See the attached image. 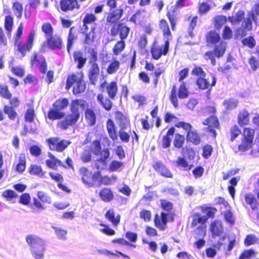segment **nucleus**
<instances>
[{"label":"nucleus","mask_w":259,"mask_h":259,"mask_svg":"<svg viewBox=\"0 0 259 259\" xmlns=\"http://www.w3.org/2000/svg\"><path fill=\"white\" fill-rule=\"evenodd\" d=\"M186 1L178 0L175 5L167 7L166 16L170 23L172 31L176 30V26L181 18L180 9L185 6Z\"/></svg>","instance_id":"obj_8"},{"label":"nucleus","mask_w":259,"mask_h":259,"mask_svg":"<svg viewBox=\"0 0 259 259\" xmlns=\"http://www.w3.org/2000/svg\"><path fill=\"white\" fill-rule=\"evenodd\" d=\"M185 138L184 135L180 134H176L174 140V146L178 149L182 148L185 143Z\"/></svg>","instance_id":"obj_54"},{"label":"nucleus","mask_w":259,"mask_h":259,"mask_svg":"<svg viewBox=\"0 0 259 259\" xmlns=\"http://www.w3.org/2000/svg\"><path fill=\"white\" fill-rule=\"evenodd\" d=\"M97 99L101 106L106 111H110L113 107V103L111 99L108 97H105L102 94H99L97 95Z\"/></svg>","instance_id":"obj_27"},{"label":"nucleus","mask_w":259,"mask_h":259,"mask_svg":"<svg viewBox=\"0 0 259 259\" xmlns=\"http://www.w3.org/2000/svg\"><path fill=\"white\" fill-rule=\"evenodd\" d=\"M255 255V252L252 249L244 250L239 255V259H251Z\"/></svg>","instance_id":"obj_62"},{"label":"nucleus","mask_w":259,"mask_h":259,"mask_svg":"<svg viewBox=\"0 0 259 259\" xmlns=\"http://www.w3.org/2000/svg\"><path fill=\"white\" fill-rule=\"evenodd\" d=\"M210 231L212 234V237L215 238L220 236L223 233V227L218 221H214L210 224Z\"/></svg>","instance_id":"obj_39"},{"label":"nucleus","mask_w":259,"mask_h":259,"mask_svg":"<svg viewBox=\"0 0 259 259\" xmlns=\"http://www.w3.org/2000/svg\"><path fill=\"white\" fill-rule=\"evenodd\" d=\"M255 131L250 127L243 128L241 133V143L238 145V150L240 152H244L251 148L253 145Z\"/></svg>","instance_id":"obj_10"},{"label":"nucleus","mask_w":259,"mask_h":259,"mask_svg":"<svg viewBox=\"0 0 259 259\" xmlns=\"http://www.w3.org/2000/svg\"><path fill=\"white\" fill-rule=\"evenodd\" d=\"M177 167L182 168L184 170L189 171L191 169L193 164H189L187 159L183 157L179 156L175 161Z\"/></svg>","instance_id":"obj_43"},{"label":"nucleus","mask_w":259,"mask_h":259,"mask_svg":"<svg viewBox=\"0 0 259 259\" xmlns=\"http://www.w3.org/2000/svg\"><path fill=\"white\" fill-rule=\"evenodd\" d=\"M49 159L46 160V165L51 169L57 170L58 166H60L64 168H67V166L63 164L62 162L56 157L52 153L48 155Z\"/></svg>","instance_id":"obj_23"},{"label":"nucleus","mask_w":259,"mask_h":259,"mask_svg":"<svg viewBox=\"0 0 259 259\" xmlns=\"http://www.w3.org/2000/svg\"><path fill=\"white\" fill-rule=\"evenodd\" d=\"M221 37L215 30H210L205 35V41L207 45H215L220 41Z\"/></svg>","instance_id":"obj_29"},{"label":"nucleus","mask_w":259,"mask_h":259,"mask_svg":"<svg viewBox=\"0 0 259 259\" xmlns=\"http://www.w3.org/2000/svg\"><path fill=\"white\" fill-rule=\"evenodd\" d=\"M73 27H71L69 29L68 35L67 38V50L69 53L72 46L73 44V41L75 39L76 36L72 33Z\"/></svg>","instance_id":"obj_58"},{"label":"nucleus","mask_w":259,"mask_h":259,"mask_svg":"<svg viewBox=\"0 0 259 259\" xmlns=\"http://www.w3.org/2000/svg\"><path fill=\"white\" fill-rule=\"evenodd\" d=\"M104 216L108 221L111 223L113 226H117L120 223L121 217L119 214H116L113 208L108 209Z\"/></svg>","instance_id":"obj_24"},{"label":"nucleus","mask_w":259,"mask_h":259,"mask_svg":"<svg viewBox=\"0 0 259 259\" xmlns=\"http://www.w3.org/2000/svg\"><path fill=\"white\" fill-rule=\"evenodd\" d=\"M106 128L110 138L115 141L118 139V134L114 122L111 119H108L106 122Z\"/></svg>","instance_id":"obj_28"},{"label":"nucleus","mask_w":259,"mask_h":259,"mask_svg":"<svg viewBox=\"0 0 259 259\" xmlns=\"http://www.w3.org/2000/svg\"><path fill=\"white\" fill-rule=\"evenodd\" d=\"M115 118L121 129L125 128L127 125L130 124L128 117L120 111H117L115 112Z\"/></svg>","instance_id":"obj_31"},{"label":"nucleus","mask_w":259,"mask_h":259,"mask_svg":"<svg viewBox=\"0 0 259 259\" xmlns=\"http://www.w3.org/2000/svg\"><path fill=\"white\" fill-rule=\"evenodd\" d=\"M238 100L234 98H230L225 100L222 104L227 111L235 109L238 107Z\"/></svg>","instance_id":"obj_41"},{"label":"nucleus","mask_w":259,"mask_h":259,"mask_svg":"<svg viewBox=\"0 0 259 259\" xmlns=\"http://www.w3.org/2000/svg\"><path fill=\"white\" fill-rule=\"evenodd\" d=\"M84 116L88 125L92 126L96 124L97 118L93 109L87 108L84 111Z\"/></svg>","instance_id":"obj_32"},{"label":"nucleus","mask_w":259,"mask_h":259,"mask_svg":"<svg viewBox=\"0 0 259 259\" xmlns=\"http://www.w3.org/2000/svg\"><path fill=\"white\" fill-rule=\"evenodd\" d=\"M12 9L14 11V14L18 19H20L23 14V5L19 2H15L13 3Z\"/></svg>","instance_id":"obj_55"},{"label":"nucleus","mask_w":259,"mask_h":259,"mask_svg":"<svg viewBox=\"0 0 259 259\" xmlns=\"http://www.w3.org/2000/svg\"><path fill=\"white\" fill-rule=\"evenodd\" d=\"M256 18L255 15L253 12H249L247 14V17L243 19L241 26L242 28H238L237 30V33L239 31H241L242 36H244L246 35L245 30L250 31L252 29V21H255Z\"/></svg>","instance_id":"obj_17"},{"label":"nucleus","mask_w":259,"mask_h":259,"mask_svg":"<svg viewBox=\"0 0 259 259\" xmlns=\"http://www.w3.org/2000/svg\"><path fill=\"white\" fill-rule=\"evenodd\" d=\"M25 84H32L35 85L38 83V79L34 75L31 74H28L23 79Z\"/></svg>","instance_id":"obj_61"},{"label":"nucleus","mask_w":259,"mask_h":259,"mask_svg":"<svg viewBox=\"0 0 259 259\" xmlns=\"http://www.w3.org/2000/svg\"><path fill=\"white\" fill-rule=\"evenodd\" d=\"M207 222V217L202 215L200 213L196 212L192 215L191 227H196L198 224H200V225L198 227L197 229L199 230L202 231L203 232V236H204L205 235L206 226L203 225Z\"/></svg>","instance_id":"obj_19"},{"label":"nucleus","mask_w":259,"mask_h":259,"mask_svg":"<svg viewBox=\"0 0 259 259\" xmlns=\"http://www.w3.org/2000/svg\"><path fill=\"white\" fill-rule=\"evenodd\" d=\"M86 102L84 100L74 99L71 101L70 112L65 116V113L52 107L48 112L46 118L51 121L60 120L57 123V127L62 130H66L70 126L76 125L80 117L79 105L81 107L84 106Z\"/></svg>","instance_id":"obj_1"},{"label":"nucleus","mask_w":259,"mask_h":259,"mask_svg":"<svg viewBox=\"0 0 259 259\" xmlns=\"http://www.w3.org/2000/svg\"><path fill=\"white\" fill-rule=\"evenodd\" d=\"M49 176L52 180L58 183L57 186L60 189L66 192H69L70 191V190L67 186L62 184L63 181V177L61 174L59 173L54 174L50 172Z\"/></svg>","instance_id":"obj_30"},{"label":"nucleus","mask_w":259,"mask_h":259,"mask_svg":"<svg viewBox=\"0 0 259 259\" xmlns=\"http://www.w3.org/2000/svg\"><path fill=\"white\" fill-rule=\"evenodd\" d=\"M175 214L174 212H161L160 214H155L154 217V226L160 231H164L167 228L168 222H174Z\"/></svg>","instance_id":"obj_12"},{"label":"nucleus","mask_w":259,"mask_h":259,"mask_svg":"<svg viewBox=\"0 0 259 259\" xmlns=\"http://www.w3.org/2000/svg\"><path fill=\"white\" fill-rule=\"evenodd\" d=\"M241 43L243 46L251 49L254 48L256 44L255 38L251 35L243 38L241 40Z\"/></svg>","instance_id":"obj_52"},{"label":"nucleus","mask_w":259,"mask_h":259,"mask_svg":"<svg viewBox=\"0 0 259 259\" xmlns=\"http://www.w3.org/2000/svg\"><path fill=\"white\" fill-rule=\"evenodd\" d=\"M83 73L80 72L69 74L66 79L65 89L69 90L72 86V93L77 95L85 92L86 83L83 79Z\"/></svg>","instance_id":"obj_5"},{"label":"nucleus","mask_w":259,"mask_h":259,"mask_svg":"<svg viewBox=\"0 0 259 259\" xmlns=\"http://www.w3.org/2000/svg\"><path fill=\"white\" fill-rule=\"evenodd\" d=\"M0 96L6 99H10L12 97V94L9 91L8 85L0 84Z\"/></svg>","instance_id":"obj_56"},{"label":"nucleus","mask_w":259,"mask_h":259,"mask_svg":"<svg viewBox=\"0 0 259 259\" xmlns=\"http://www.w3.org/2000/svg\"><path fill=\"white\" fill-rule=\"evenodd\" d=\"M100 198L104 202H110L114 198V195L111 189L104 188L102 189L99 193Z\"/></svg>","instance_id":"obj_38"},{"label":"nucleus","mask_w":259,"mask_h":259,"mask_svg":"<svg viewBox=\"0 0 259 259\" xmlns=\"http://www.w3.org/2000/svg\"><path fill=\"white\" fill-rule=\"evenodd\" d=\"M69 105V101L67 98H60L56 100L52 106L60 111L65 110Z\"/></svg>","instance_id":"obj_44"},{"label":"nucleus","mask_w":259,"mask_h":259,"mask_svg":"<svg viewBox=\"0 0 259 259\" xmlns=\"http://www.w3.org/2000/svg\"><path fill=\"white\" fill-rule=\"evenodd\" d=\"M191 74L197 77L195 84L199 90H207V92H210L212 87L216 84L215 76L211 75L210 77H206V72L200 66H194L191 70Z\"/></svg>","instance_id":"obj_4"},{"label":"nucleus","mask_w":259,"mask_h":259,"mask_svg":"<svg viewBox=\"0 0 259 259\" xmlns=\"http://www.w3.org/2000/svg\"><path fill=\"white\" fill-rule=\"evenodd\" d=\"M26 158L24 153H21L19 154L18 157V162L16 164L15 170L22 174L26 169Z\"/></svg>","instance_id":"obj_35"},{"label":"nucleus","mask_w":259,"mask_h":259,"mask_svg":"<svg viewBox=\"0 0 259 259\" xmlns=\"http://www.w3.org/2000/svg\"><path fill=\"white\" fill-rule=\"evenodd\" d=\"M23 28V24L21 22L14 35V45L17 48V51L21 54L22 57L25 56L27 52H29L32 50L35 36V30H31L28 35L26 42H23L21 39Z\"/></svg>","instance_id":"obj_3"},{"label":"nucleus","mask_w":259,"mask_h":259,"mask_svg":"<svg viewBox=\"0 0 259 259\" xmlns=\"http://www.w3.org/2000/svg\"><path fill=\"white\" fill-rule=\"evenodd\" d=\"M202 124L207 126L205 131L211 134L212 136L215 138L217 132L215 128L220 129V125L219 119L216 115H210L202 122Z\"/></svg>","instance_id":"obj_15"},{"label":"nucleus","mask_w":259,"mask_h":259,"mask_svg":"<svg viewBox=\"0 0 259 259\" xmlns=\"http://www.w3.org/2000/svg\"><path fill=\"white\" fill-rule=\"evenodd\" d=\"M82 33L83 35V43L88 45H91L96 40V28L95 26H92L90 30L89 28L81 29Z\"/></svg>","instance_id":"obj_21"},{"label":"nucleus","mask_w":259,"mask_h":259,"mask_svg":"<svg viewBox=\"0 0 259 259\" xmlns=\"http://www.w3.org/2000/svg\"><path fill=\"white\" fill-rule=\"evenodd\" d=\"M28 172L31 176H35L41 178H46V172L43 170L41 166L35 164H31L28 169Z\"/></svg>","instance_id":"obj_26"},{"label":"nucleus","mask_w":259,"mask_h":259,"mask_svg":"<svg viewBox=\"0 0 259 259\" xmlns=\"http://www.w3.org/2000/svg\"><path fill=\"white\" fill-rule=\"evenodd\" d=\"M164 72V69L162 68H158L153 73V83L154 87H156L159 82V76Z\"/></svg>","instance_id":"obj_63"},{"label":"nucleus","mask_w":259,"mask_h":259,"mask_svg":"<svg viewBox=\"0 0 259 259\" xmlns=\"http://www.w3.org/2000/svg\"><path fill=\"white\" fill-rule=\"evenodd\" d=\"M210 10L211 6L206 2L199 3L198 5L197 12L201 16L206 14Z\"/></svg>","instance_id":"obj_51"},{"label":"nucleus","mask_w":259,"mask_h":259,"mask_svg":"<svg viewBox=\"0 0 259 259\" xmlns=\"http://www.w3.org/2000/svg\"><path fill=\"white\" fill-rule=\"evenodd\" d=\"M97 21V17L95 14L86 13L82 19V28H89V25L95 24Z\"/></svg>","instance_id":"obj_37"},{"label":"nucleus","mask_w":259,"mask_h":259,"mask_svg":"<svg viewBox=\"0 0 259 259\" xmlns=\"http://www.w3.org/2000/svg\"><path fill=\"white\" fill-rule=\"evenodd\" d=\"M245 16V12L243 10H239L238 11L236 14L235 17L234 16H229L228 17V20L232 24H235L237 23H239L241 22Z\"/></svg>","instance_id":"obj_46"},{"label":"nucleus","mask_w":259,"mask_h":259,"mask_svg":"<svg viewBox=\"0 0 259 259\" xmlns=\"http://www.w3.org/2000/svg\"><path fill=\"white\" fill-rule=\"evenodd\" d=\"M228 18L225 16L217 15L213 19L214 27L218 30H220L226 23Z\"/></svg>","instance_id":"obj_45"},{"label":"nucleus","mask_w":259,"mask_h":259,"mask_svg":"<svg viewBox=\"0 0 259 259\" xmlns=\"http://www.w3.org/2000/svg\"><path fill=\"white\" fill-rule=\"evenodd\" d=\"M241 134V131L238 125L234 124L229 130V136L230 141L233 142Z\"/></svg>","instance_id":"obj_47"},{"label":"nucleus","mask_w":259,"mask_h":259,"mask_svg":"<svg viewBox=\"0 0 259 259\" xmlns=\"http://www.w3.org/2000/svg\"><path fill=\"white\" fill-rule=\"evenodd\" d=\"M106 89L109 98L114 99L118 93L117 82L115 81H111L106 86Z\"/></svg>","instance_id":"obj_36"},{"label":"nucleus","mask_w":259,"mask_h":259,"mask_svg":"<svg viewBox=\"0 0 259 259\" xmlns=\"http://www.w3.org/2000/svg\"><path fill=\"white\" fill-rule=\"evenodd\" d=\"M125 42L124 40H118L115 44L113 48L112 51L114 55H119L125 49Z\"/></svg>","instance_id":"obj_53"},{"label":"nucleus","mask_w":259,"mask_h":259,"mask_svg":"<svg viewBox=\"0 0 259 259\" xmlns=\"http://www.w3.org/2000/svg\"><path fill=\"white\" fill-rule=\"evenodd\" d=\"M238 124L240 127L248 125L250 123V113L246 109L239 111L237 117Z\"/></svg>","instance_id":"obj_22"},{"label":"nucleus","mask_w":259,"mask_h":259,"mask_svg":"<svg viewBox=\"0 0 259 259\" xmlns=\"http://www.w3.org/2000/svg\"><path fill=\"white\" fill-rule=\"evenodd\" d=\"M159 27L164 37L167 38L162 45L154 44L150 49L152 58L155 60H159L162 56H166L169 49V38L171 37L169 24L165 19H161L159 21Z\"/></svg>","instance_id":"obj_2"},{"label":"nucleus","mask_w":259,"mask_h":259,"mask_svg":"<svg viewBox=\"0 0 259 259\" xmlns=\"http://www.w3.org/2000/svg\"><path fill=\"white\" fill-rule=\"evenodd\" d=\"M244 198L246 203L250 206L252 210H254L257 208L258 204L257 199L252 193L245 194Z\"/></svg>","instance_id":"obj_40"},{"label":"nucleus","mask_w":259,"mask_h":259,"mask_svg":"<svg viewBox=\"0 0 259 259\" xmlns=\"http://www.w3.org/2000/svg\"><path fill=\"white\" fill-rule=\"evenodd\" d=\"M31 67L37 66L42 74L47 72L48 64L44 56L38 53H34L30 60Z\"/></svg>","instance_id":"obj_16"},{"label":"nucleus","mask_w":259,"mask_h":259,"mask_svg":"<svg viewBox=\"0 0 259 259\" xmlns=\"http://www.w3.org/2000/svg\"><path fill=\"white\" fill-rule=\"evenodd\" d=\"M130 28L124 25L123 23H118L117 27L113 25L111 29V35L112 36H115L119 34L120 39L121 40L125 39L130 33Z\"/></svg>","instance_id":"obj_18"},{"label":"nucleus","mask_w":259,"mask_h":259,"mask_svg":"<svg viewBox=\"0 0 259 259\" xmlns=\"http://www.w3.org/2000/svg\"><path fill=\"white\" fill-rule=\"evenodd\" d=\"M123 10L118 9L109 13L107 17V22L111 24L116 23L122 17Z\"/></svg>","instance_id":"obj_33"},{"label":"nucleus","mask_w":259,"mask_h":259,"mask_svg":"<svg viewBox=\"0 0 259 259\" xmlns=\"http://www.w3.org/2000/svg\"><path fill=\"white\" fill-rule=\"evenodd\" d=\"M46 45L51 50H60L63 48V41L60 35L56 34L52 35L46 39L45 43L42 45L40 49V52H45Z\"/></svg>","instance_id":"obj_13"},{"label":"nucleus","mask_w":259,"mask_h":259,"mask_svg":"<svg viewBox=\"0 0 259 259\" xmlns=\"http://www.w3.org/2000/svg\"><path fill=\"white\" fill-rule=\"evenodd\" d=\"M175 132V127L171 126L168 130L166 134L163 137L162 140V145L163 148H167L170 147L171 137L174 136Z\"/></svg>","instance_id":"obj_34"},{"label":"nucleus","mask_w":259,"mask_h":259,"mask_svg":"<svg viewBox=\"0 0 259 259\" xmlns=\"http://www.w3.org/2000/svg\"><path fill=\"white\" fill-rule=\"evenodd\" d=\"M189 95V92L186 87V83L182 82L179 86L178 93L176 85L174 84L172 86L169 96V99L174 107L177 108L179 107L178 98L186 99L188 97Z\"/></svg>","instance_id":"obj_11"},{"label":"nucleus","mask_w":259,"mask_h":259,"mask_svg":"<svg viewBox=\"0 0 259 259\" xmlns=\"http://www.w3.org/2000/svg\"><path fill=\"white\" fill-rule=\"evenodd\" d=\"M59 4L61 11L65 13L78 10L80 7L77 0H60Z\"/></svg>","instance_id":"obj_20"},{"label":"nucleus","mask_w":259,"mask_h":259,"mask_svg":"<svg viewBox=\"0 0 259 259\" xmlns=\"http://www.w3.org/2000/svg\"><path fill=\"white\" fill-rule=\"evenodd\" d=\"M120 63L115 58L113 59L109 62L106 68V72L108 74L115 73L120 68Z\"/></svg>","instance_id":"obj_42"},{"label":"nucleus","mask_w":259,"mask_h":259,"mask_svg":"<svg viewBox=\"0 0 259 259\" xmlns=\"http://www.w3.org/2000/svg\"><path fill=\"white\" fill-rule=\"evenodd\" d=\"M25 239L30 247L33 256L35 259H43L45 241L38 236L33 234L27 235Z\"/></svg>","instance_id":"obj_6"},{"label":"nucleus","mask_w":259,"mask_h":259,"mask_svg":"<svg viewBox=\"0 0 259 259\" xmlns=\"http://www.w3.org/2000/svg\"><path fill=\"white\" fill-rule=\"evenodd\" d=\"M175 126L177 128H182L186 133V140L188 143L194 145H198L201 142L200 134L189 122L179 121Z\"/></svg>","instance_id":"obj_9"},{"label":"nucleus","mask_w":259,"mask_h":259,"mask_svg":"<svg viewBox=\"0 0 259 259\" xmlns=\"http://www.w3.org/2000/svg\"><path fill=\"white\" fill-rule=\"evenodd\" d=\"M226 51V44L223 41L215 46L213 51H209L205 53L204 57L206 60H210L212 65L215 64V57L220 58L224 55Z\"/></svg>","instance_id":"obj_14"},{"label":"nucleus","mask_w":259,"mask_h":259,"mask_svg":"<svg viewBox=\"0 0 259 259\" xmlns=\"http://www.w3.org/2000/svg\"><path fill=\"white\" fill-rule=\"evenodd\" d=\"M41 29L44 33L46 39L53 35L54 28L50 23L45 22L43 23L41 25Z\"/></svg>","instance_id":"obj_49"},{"label":"nucleus","mask_w":259,"mask_h":259,"mask_svg":"<svg viewBox=\"0 0 259 259\" xmlns=\"http://www.w3.org/2000/svg\"><path fill=\"white\" fill-rule=\"evenodd\" d=\"M73 57L74 62L76 64L77 69H80L84 66L87 59L81 51H76L74 52Z\"/></svg>","instance_id":"obj_25"},{"label":"nucleus","mask_w":259,"mask_h":259,"mask_svg":"<svg viewBox=\"0 0 259 259\" xmlns=\"http://www.w3.org/2000/svg\"><path fill=\"white\" fill-rule=\"evenodd\" d=\"M37 196L41 202L44 203L50 204L52 202V199L50 196L43 191H38Z\"/></svg>","instance_id":"obj_59"},{"label":"nucleus","mask_w":259,"mask_h":259,"mask_svg":"<svg viewBox=\"0 0 259 259\" xmlns=\"http://www.w3.org/2000/svg\"><path fill=\"white\" fill-rule=\"evenodd\" d=\"M59 141V139L58 137H51L47 140L48 145L51 150L56 151Z\"/></svg>","instance_id":"obj_60"},{"label":"nucleus","mask_w":259,"mask_h":259,"mask_svg":"<svg viewBox=\"0 0 259 259\" xmlns=\"http://www.w3.org/2000/svg\"><path fill=\"white\" fill-rule=\"evenodd\" d=\"M14 25V19L11 15H7L5 17L4 27L8 34H11Z\"/></svg>","instance_id":"obj_50"},{"label":"nucleus","mask_w":259,"mask_h":259,"mask_svg":"<svg viewBox=\"0 0 259 259\" xmlns=\"http://www.w3.org/2000/svg\"><path fill=\"white\" fill-rule=\"evenodd\" d=\"M89 54V63L91 67L88 71V77L91 84L95 85L98 81L100 74V67L97 63L98 52L94 48H89L88 50Z\"/></svg>","instance_id":"obj_7"},{"label":"nucleus","mask_w":259,"mask_h":259,"mask_svg":"<svg viewBox=\"0 0 259 259\" xmlns=\"http://www.w3.org/2000/svg\"><path fill=\"white\" fill-rule=\"evenodd\" d=\"M160 202V207L161 208L166 212H171V210L173 209V204L167 201L166 199H161Z\"/></svg>","instance_id":"obj_57"},{"label":"nucleus","mask_w":259,"mask_h":259,"mask_svg":"<svg viewBox=\"0 0 259 259\" xmlns=\"http://www.w3.org/2000/svg\"><path fill=\"white\" fill-rule=\"evenodd\" d=\"M3 111L11 120H15L18 117V114L15 110V108L10 107L9 105L4 106Z\"/></svg>","instance_id":"obj_48"},{"label":"nucleus","mask_w":259,"mask_h":259,"mask_svg":"<svg viewBox=\"0 0 259 259\" xmlns=\"http://www.w3.org/2000/svg\"><path fill=\"white\" fill-rule=\"evenodd\" d=\"M258 242V238L253 235H247L244 241V243L246 246L254 244Z\"/></svg>","instance_id":"obj_64"}]
</instances>
